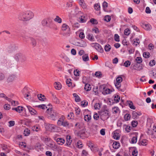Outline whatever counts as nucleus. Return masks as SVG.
<instances>
[{
  "label": "nucleus",
  "mask_w": 156,
  "mask_h": 156,
  "mask_svg": "<svg viewBox=\"0 0 156 156\" xmlns=\"http://www.w3.org/2000/svg\"><path fill=\"white\" fill-rule=\"evenodd\" d=\"M34 16V14L30 11L22 12L19 13L18 19L20 21H26L30 20Z\"/></svg>",
  "instance_id": "f257e3e1"
},
{
  "label": "nucleus",
  "mask_w": 156,
  "mask_h": 156,
  "mask_svg": "<svg viewBox=\"0 0 156 156\" xmlns=\"http://www.w3.org/2000/svg\"><path fill=\"white\" fill-rule=\"evenodd\" d=\"M98 112L101 119L102 120L107 119L110 116L108 109L106 105H104Z\"/></svg>",
  "instance_id": "f03ea898"
},
{
  "label": "nucleus",
  "mask_w": 156,
  "mask_h": 156,
  "mask_svg": "<svg viewBox=\"0 0 156 156\" xmlns=\"http://www.w3.org/2000/svg\"><path fill=\"white\" fill-rule=\"evenodd\" d=\"M14 58L20 64L24 63L27 60V58L25 55L21 53L16 54L14 56Z\"/></svg>",
  "instance_id": "7ed1b4c3"
},
{
  "label": "nucleus",
  "mask_w": 156,
  "mask_h": 156,
  "mask_svg": "<svg viewBox=\"0 0 156 156\" xmlns=\"http://www.w3.org/2000/svg\"><path fill=\"white\" fill-rule=\"evenodd\" d=\"M47 112L48 114V118L51 119L55 120L59 117L58 113H57L56 111L53 110L51 108L50 110L48 108L47 110Z\"/></svg>",
  "instance_id": "20e7f679"
},
{
  "label": "nucleus",
  "mask_w": 156,
  "mask_h": 156,
  "mask_svg": "<svg viewBox=\"0 0 156 156\" xmlns=\"http://www.w3.org/2000/svg\"><path fill=\"white\" fill-rule=\"evenodd\" d=\"M63 121L64 117L63 116H62L58 120L57 122L58 125L59 126L68 127L69 128L73 126V125L72 123L69 124L67 121Z\"/></svg>",
  "instance_id": "39448f33"
},
{
  "label": "nucleus",
  "mask_w": 156,
  "mask_h": 156,
  "mask_svg": "<svg viewBox=\"0 0 156 156\" xmlns=\"http://www.w3.org/2000/svg\"><path fill=\"white\" fill-rule=\"evenodd\" d=\"M2 66L7 68L11 67L12 64L11 62V61L7 59H3L2 62Z\"/></svg>",
  "instance_id": "423d86ee"
},
{
  "label": "nucleus",
  "mask_w": 156,
  "mask_h": 156,
  "mask_svg": "<svg viewBox=\"0 0 156 156\" xmlns=\"http://www.w3.org/2000/svg\"><path fill=\"white\" fill-rule=\"evenodd\" d=\"M91 46L94 47L98 51L102 53L103 51V49L101 45L97 43H92L91 44Z\"/></svg>",
  "instance_id": "0eeeda50"
},
{
  "label": "nucleus",
  "mask_w": 156,
  "mask_h": 156,
  "mask_svg": "<svg viewBox=\"0 0 156 156\" xmlns=\"http://www.w3.org/2000/svg\"><path fill=\"white\" fill-rule=\"evenodd\" d=\"M100 88L101 90H103L102 93L104 95L110 94L112 92V91L111 90L104 87L103 85L101 86Z\"/></svg>",
  "instance_id": "6e6552de"
},
{
  "label": "nucleus",
  "mask_w": 156,
  "mask_h": 156,
  "mask_svg": "<svg viewBox=\"0 0 156 156\" xmlns=\"http://www.w3.org/2000/svg\"><path fill=\"white\" fill-rule=\"evenodd\" d=\"M131 66L135 70H140L142 69V66L141 64L136 63L135 64H132Z\"/></svg>",
  "instance_id": "1a4fd4ad"
},
{
  "label": "nucleus",
  "mask_w": 156,
  "mask_h": 156,
  "mask_svg": "<svg viewBox=\"0 0 156 156\" xmlns=\"http://www.w3.org/2000/svg\"><path fill=\"white\" fill-rule=\"evenodd\" d=\"M86 130L85 129H83L79 131L78 130H75L74 132L78 136H84L86 133Z\"/></svg>",
  "instance_id": "9d476101"
},
{
  "label": "nucleus",
  "mask_w": 156,
  "mask_h": 156,
  "mask_svg": "<svg viewBox=\"0 0 156 156\" xmlns=\"http://www.w3.org/2000/svg\"><path fill=\"white\" fill-rule=\"evenodd\" d=\"M27 107L28 109L29 112L32 115H34L37 114V111L31 106H27Z\"/></svg>",
  "instance_id": "9b49d317"
},
{
  "label": "nucleus",
  "mask_w": 156,
  "mask_h": 156,
  "mask_svg": "<svg viewBox=\"0 0 156 156\" xmlns=\"http://www.w3.org/2000/svg\"><path fill=\"white\" fill-rule=\"evenodd\" d=\"M54 139L56 140L58 144L59 145H62L65 142V140L63 138H58L56 139V138L54 136L53 137Z\"/></svg>",
  "instance_id": "f8f14e48"
},
{
  "label": "nucleus",
  "mask_w": 156,
  "mask_h": 156,
  "mask_svg": "<svg viewBox=\"0 0 156 156\" xmlns=\"http://www.w3.org/2000/svg\"><path fill=\"white\" fill-rule=\"evenodd\" d=\"M132 118L134 119H136L138 118V116L140 115H141V113L139 112L137 113L136 112L133 111L132 112Z\"/></svg>",
  "instance_id": "ddd939ff"
},
{
  "label": "nucleus",
  "mask_w": 156,
  "mask_h": 156,
  "mask_svg": "<svg viewBox=\"0 0 156 156\" xmlns=\"http://www.w3.org/2000/svg\"><path fill=\"white\" fill-rule=\"evenodd\" d=\"M35 149L38 151H42L44 148L42 147L40 143H37L35 146Z\"/></svg>",
  "instance_id": "4468645a"
},
{
  "label": "nucleus",
  "mask_w": 156,
  "mask_h": 156,
  "mask_svg": "<svg viewBox=\"0 0 156 156\" xmlns=\"http://www.w3.org/2000/svg\"><path fill=\"white\" fill-rule=\"evenodd\" d=\"M54 87L58 90H60L62 87L61 84L59 82H55L54 84Z\"/></svg>",
  "instance_id": "2eb2a0df"
},
{
  "label": "nucleus",
  "mask_w": 156,
  "mask_h": 156,
  "mask_svg": "<svg viewBox=\"0 0 156 156\" xmlns=\"http://www.w3.org/2000/svg\"><path fill=\"white\" fill-rule=\"evenodd\" d=\"M51 148L53 151H61L60 148L58 146L56 145L55 144H53Z\"/></svg>",
  "instance_id": "dca6fc26"
},
{
  "label": "nucleus",
  "mask_w": 156,
  "mask_h": 156,
  "mask_svg": "<svg viewBox=\"0 0 156 156\" xmlns=\"http://www.w3.org/2000/svg\"><path fill=\"white\" fill-rule=\"evenodd\" d=\"M15 76L14 75H11L9 76L7 79V82L8 83L12 82L15 80Z\"/></svg>",
  "instance_id": "f3484780"
},
{
  "label": "nucleus",
  "mask_w": 156,
  "mask_h": 156,
  "mask_svg": "<svg viewBox=\"0 0 156 156\" xmlns=\"http://www.w3.org/2000/svg\"><path fill=\"white\" fill-rule=\"evenodd\" d=\"M143 27L144 29L147 30H149L152 28L151 26L149 24H143Z\"/></svg>",
  "instance_id": "a211bd4d"
},
{
  "label": "nucleus",
  "mask_w": 156,
  "mask_h": 156,
  "mask_svg": "<svg viewBox=\"0 0 156 156\" xmlns=\"http://www.w3.org/2000/svg\"><path fill=\"white\" fill-rule=\"evenodd\" d=\"M102 6L103 7V10L105 12H108V11L107 9V8L108 6V4L105 1L103 2Z\"/></svg>",
  "instance_id": "6ab92c4d"
},
{
  "label": "nucleus",
  "mask_w": 156,
  "mask_h": 156,
  "mask_svg": "<svg viewBox=\"0 0 156 156\" xmlns=\"http://www.w3.org/2000/svg\"><path fill=\"white\" fill-rule=\"evenodd\" d=\"M80 22L81 23H85L86 20V17L84 16H81L79 18Z\"/></svg>",
  "instance_id": "aec40b11"
},
{
  "label": "nucleus",
  "mask_w": 156,
  "mask_h": 156,
  "mask_svg": "<svg viewBox=\"0 0 156 156\" xmlns=\"http://www.w3.org/2000/svg\"><path fill=\"white\" fill-rule=\"evenodd\" d=\"M115 86L116 87V88L119 91L123 92L124 91L122 89L120 88L121 87V84L120 83H118L117 82H116V83H115Z\"/></svg>",
  "instance_id": "412c9836"
},
{
  "label": "nucleus",
  "mask_w": 156,
  "mask_h": 156,
  "mask_svg": "<svg viewBox=\"0 0 156 156\" xmlns=\"http://www.w3.org/2000/svg\"><path fill=\"white\" fill-rule=\"evenodd\" d=\"M119 143L116 141L114 142L112 144L113 148L115 149H118L119 147Z\"/></svg>",
  "instance_id": "4be33fe9"
},
{
  "label": "nucleus",
  "mask_w": 156,
  "mask_h": 156,
  "mask_svg": "<svg viewBox=\"0 0 156 156\" xmlns=\"http://www.w3.org/2000/svg\"><path fill=\"white\" fill-rule=\"evenodd\" d=\"M73 96L75 98V101L76 102H78L80 101L81 99L78 95L76 93H74L73 94Z\"/></svg>",
  "instance_id": "5701e85b"
},
{
  "label": "nucleus",
  "mask_w": 156,
  "mask_h": 156,
  "mask_svg": "<svg viewBox=\"0 0 156 156\" xmlns=\"http://www.w3.org/2000/svg\"><path fill=\"white\" fill-rule=\"evenodd\" d=\"M127 102L129 106V108L133 109H135L136 108L135 106L133 105V102L130 101H127Z\"/></svg>",
  "instance_id": "b1692460"
},
{
  "label": "nucleus",
  "mask_w": 156,
  "mask_h": 156,
  "mask_svg": "<svg viewBox=\"0 0 156 156\" xmlns=\"http://www.w3.org/2000/svg\"><path fill=\"white\" fill-rule=\"evenodd\" d=\"M139 145H146L147 144V140H143L142 141H139L138 142Z\"/></svg>",
  "instance_id": "393cba45"
},
{
  "label": "nucleus",
  "mask_w": 156,
  "mask_h": 156,
  "mask_svg": "<svg viewBox=\"0 0 156 156\" xmlns=\"http://www.w3.org/2000/svg\"><path fill=\"white\" fill-rule=\"evenodd\" d=\"M37 97L39 100L41 101H44L46 99L45 96L41 94H38Z\"/></svg>",
  "instance_id": "a878e982"
},
{
  "label": "nucleus",
  "mask_w": 156,
  "mask_h": 156,
  "mask_svg": "<svg viewBox=\"0 0 156 156\" xmlns=\"http://www.w3.org/2000/svg\"><path fill=\"white\" fill-rule=\"evenodd\" d=\"M91 89L90 85L88 83H86L84 86V89L86 91L90 90Z\"/></svg>",
  "instance_id": "bb28decb"
},
{
  "label": "nucleus",
  "mask_w": 156,
  "mask_h": 156,
  "mask_svg": "<svg viewBox=\"0 0 156 156\" xmlns=\"http://www.w3.org/2000/svg\"><path fill=\"white\" fill-rule=\"evenodd\" d=\"M84 119L85 121L89 122L91 119V116L90 115H87L84 116Z\"/></svg>",
  "instance_id": "cd10ccee"
},
{
  "label": "nucleus",
  "mask_w": 156,
  "mask_h": 156,
  "mask_svg": "<svg viewBox=\"0 0 156 156\" xmlns=\"http://www.w3.org/2000/svg\"><path fill=\"white\" fill-rule=\"evenodd\" d=\"M54 21L58 23H60L62 22V19L58 16H56V18L54 19Z\"/></svg>",
  "instance_id": "c85d7f7f"
},
{
  "label": "nucleus",
  "mask_w": 156,
  "mask_h": 156,
  "mask_svg": "<svg viewBox=\"0 0 156 156\" xmlns=\"http://www.w3.org/2000/svg\"><path fill=\"white\" fill-rule=\"evenodd\" d=\"M30 133V130L28 128H26L24 130V134L25 136H27Z\"/></svg>",
  "instance_id": "c756f323"
},
{
  "label": "nucleus",
  "mask_w": 156,
  "mask_h": 156,
  "mask_svg": "<svg viewBox=\"0 0 156 156\" xmlns=\"http://www.w3.org/2000/svg\"><path fill=\"white\" fill-rule=\"evenodd\" d=\"M29 39L31 41V43L33 47H34L36 45V40L34 38L30 37Z\"/></svg>",
  "instance_id": "7c9ffc66"
},
{
  "label": "nucleus",
  "mask_w": 156,
  "mask_h": 156,
  "mask_svg": "<svg viewBox=\"0 0 156 156\" xmlns=\"http://www.w3.org/2000/svg\"><path fill=\"white\" fill-rule=\"evenodd\" d=\"M94 9L97 11L99 10L100 9V6L99 3H98L94 4Z\"/></svg>",
  "instance_id": "2f4dec72"
},
{
  "label": "nucleus",
  "mask_w": 156,
  "mask_h": 156,
  "mask_svg": "<svg viewBox=\"0 0 156 156\" xmlns=\"http://www.w3.org/2000/svg\"><path fill=\"white\" fill-rule=\"evenodd\" d=\"M49 130L51 131H53L55 129V126L53 124H49L48 126Z\"/></svg>",
  "instance_id": "473e14b6"
},
{
  "label": "nucleus",
  "mask_w": 156,
  "mask_h": 156,
  "mask_svg": "<svg viewBox=\"0 0 156 156\" xmlns=\"http://www.w3.org/2000/svg\"><path fill=\"white\" fill-rule=\"evenodd\" d=\"M111 46L110 45L108 44L105 46L104 49L105 51H109L111 50Z\"/></svg>",
  "instance_id": "72a5a7b5"
},
{
  "label": "nucleus",
  "mask_w": 156,
  "mask_h": 156,
  "mask_svg": "<svg viewBox=\"0 0 156 156\" xmlns=\"http://www.w3.org/2000/svg\"><path fill=\"white\" fill-rule=\"evenodd\" d=\"M83 60L84 61H87L89 60V58L87 54H85L83 55Z\"/></svg>",
  "instance_id": "f704fd0d"
},
{
  "label": "nucleus",
  "mask_w": 156,
  "mask_h": 156,
  "mask_svg": "<svg viewBox=\"0 0 156 156\" xmlns=\"http://www.w3.org/2000/svg\"><path fill=\"white\" fill-rule=\"evenodd\" d=\"M101 103H96L94 105V108L95 109H99L101 108Z\"/></svg>",
  "instance_id": "c9c22d12"
},
{
  "label": "nucleus",
  "mask_w": 156,
  "mask_h": 156,
  "mask_svg": "<svg viewBox=\"0 0 156 156\" xmlns=\"http://www.w3.org/2000/svg\"><path fill=\"white\" fill-rule=\"evenodd\" d=\"M62 30L65 31L68 28H69V26L66 23H64L62 26Z\"/></svg>",
  "instance_id": "e433bc0d"
},
{
  "label": "nucleus",
  "mask_w": 156,
  "mask_h": 156,
  "mask_svg": "<svg viewBox=\"0 0 156 156\" xmlns=\"http://www.w3.org/2000/svg\"><path fill=\"white\" fill-rule=\"evenodd\" d=\"M130 115L129 114H126L124 116V119L125 121H128L129 120L130 118Z\"/></svg>",
  "instance_id": "4c0bfd02"
},
{
  "label": "nucleus",
  "mask_w": 156,
  "mask_h": 156,
  "mask_svg": "<svg viewBox=\"0 0 156 156\" xmlns=\"http://www.w3.org/2000/svg\"><path fill=\"white\" fill-rule=\"evenodd\" d=\"M120 99V97L118 95H115L114 97V102L116 103L118 102Z\"/></svg>",
  "instance_id": "58836bf2"
},
{
  "label": "nucleus",
  "mask_w": 156,
  "mask_h": 156,
  "mask_svg": "<svg viewBox=\"0 0 156 156\" xmlns=\"http://www.w3.org/2000/svg\"><path fill=\"white\" fill-rule=\"evenodd\" d=\"M72 140H70V136H67V142L66 144L68 146L70 145Z\"/></svg>",
  "instance_id": "ea45409f"
},
{
  "label": "nucleus",
  "mask_w": 156,
  "mask_h": 156,
  "mask_svg": "<svg viewBox=\"0 0 156 156\" xmlns=\"http://www.w3.org/2000/svg\"><path fill=\"white\" fill-rule=\"evenodd\" d=\"M140 43V41L139 39L137 38L134 39L133 41V44L135 46H137Z\"/></svg>",
  "instance_id": "a19ab883"
},
{
  "label": "nucleus",
  "mask_w": 156,
  "mask_h": 156,
  "mask_svg": "<svg viewBox=\"0 0 156 156\" xmlns=\"http://www.w3.org/2000/svg\"><path fill=\"white\" fill-rule=\"evenodd\" d=\"M27 90V88H23L22 92L23 94L24 95L25 97H26H26H28L29 96L28 94H26V93Z\"/></svg>",
  "instance_id": "79ce46f5"
},
{
  "label": "nucleus",
  "mask_w": 156,
  "mask_h": 156,
  "mask_svg": "<svg viewBox=\"0 0 156 156\" xmlns=\"http://www.w3.org/2000/svg\"><path fill=\"white\" fill-rule=\"evenodd\" d=\"M136 61L137 63L140 64L142 62V59L140 57H137L136 59Z\"/></svg>",
  "instance_id": "37998d69"
},
{
  "label": "nucleus",
  "mask_w": 156,
  "mask_h": 156,
  "mask_svg": "<svg viewBox=\"0 0 156 156\" xmlns=\"http://www.w3.org/2000/svg\"><path fill=\"white\" fill-rule=\"evenodd\" d=\"M113 137L115 139L119 140V136L118 133H115L113 134Z\"/></svg>",
  "instance_id": "c03bdc74"
},
{
  "label": "nucleus",
  "mask_w": 156,
  "mask_h": 156,
  "mask_svg": "<svg viewBox=\"0 0 156 156\" xmlns=\"http://www.w3.org/2000/svg\"><path fill=\"white\" fill-rule=\"evenodd\" d=\"M137 141V137L136 136H133L131 139V143L132 144H135L136 142Z\"/></svg>",
  "instance_id": "a18cd8bd"
},
{
  "label": "nucleus",
  "mask_w": 156,
  "mask_h": 156,
  "mask_svg": "<svg viewBox=\"0 0 156 156\" xmlns=\"http://www.w3.org/2000/svg\"><path fill=\"white\" fill-rule=\"evenodd\" d=\"M95 76L98 78H100L101 77L102 74L100 72H96L94 74Z\"/></svg>",
  "instance_id": "49530a36"
},
{
  "label": "nucleus",
  "mask_w": 156,
  "mask_h": 156,
  "mask_svg": "<svg viewBox=\"0 0 156 156\" xmlns=\"http://www.w3.org/2000/svg\"><path fill=\"white\" fill-rule=\"evenodd\" d=\"M131 64V62L127 60L124 63V66L126 67H129Z\"/></svg>",
  "instance_id": "de8ad7c7"
},
{
  "label": "nucleus",
  "mask_w": 156,
  "mask_h": 156,
  "mask_svg": "<svg viewBox=\"0 0 156 156\" xmlns=\"http://www.w3.org/2000/svg\"><path fill=\"white\" fill-rule=\"evenodd\" d=\"M5 76V74L3 73L0 72V81L4 80Z\"/></svg>",
  "instance_id": "09e8293b"
},
{
  "label": "nucleus",
  "mask_w": 156,
  "mask_h": 156,
  "mask_svg": "<svg viewBox=\"0 0 156 156\" xmlns=\"http://www.w3.org/2000/svg\"><path fill=\"white\" fill-rule=\"evenodd\" d=\"M124 33L125 35H128L130 33V30L128 28L124 30Z\"/></svg>",
  "instance_id": "8fccbe9b"
},
{
  "label": "nucleus",
  "mask_w": 156,
  "mask_h": 156,
  "mask_svg": "<svg viewBox=\"0 0 156 156\" xmlns=\"http://www.w3.org/2000/svg\"><path fill=\"white\" fill-rule=\"evenodd\" d=\"M77 146L78 148H81L83 147V144L79 140L77 143Z\"/></svg>",
  "instance_id": "3c124183"
},
{
  "label": "nucleus",
  "mask_w": 156,
  "mask_h": 156,
  "mask_svg": "<svg viewBox=\"0 0 156 156\" xmlns=\"http://www.w3.org/2000/svg\"><path fill=\"white\" fill-rule=\"evenodd\" d=\"M138 122L136 120H133L132 122V125L133 127H136L137 124Z\"/></svg>",
  "instance_id": "603ef678"
},
{
  "label": "nucleus",
  "mask_w": 156,
  "mask_h": 156,
  "mask_svg": "<svg viewBox=\"0 0 156 156\" xmlns=\"http://www.w3.org/2000/svg\"><path fill=\"white\" fill-rule=\"evenodd\" d=\"M143 56L145 58H147L149 57L150 54L149 52H144L143 54Z\"/></svg>",
  "instance_id": "864d4df0"
},
{
  "label": "nucleus",
  "mask_w": 156,
  "mask_h": 156,
  "mask_svg": "<svg viewBox=\"0 0 156 156\" xmlns=\"http://www.w3.org/2000/svg\"><path fill=\"white\" fill-rule=\"evenodd\" d=\"M114 40L115 41L117 42H119V37L118 34H115Z\"/></svg>",
  "instance_id": "5fc2aeb1"
},
{
  "label": "nucleus",
  "mask_w": 156,
  "mask_h": 156,
  "mask_svg": "<svg viewBox=\"0 0 156 156\" xmlns=\"http://www.w3.org/2000/svg\"><path fill=\"white\" fill-rule=\"evenodd\" d=\"M122 78L121 76H119L116 79V82L118 83H121L122 81Z\"/></svg>",
  "instance_id": "6e6d98bb"
},
{
  "label": "nucleus",
  "mask_w": 156,
  "mask_h": 156,
  "mask_svg": "<svg viewBox=\"0 0 156 156\" xmlns=\"http://www.w3.org/2000/svg\"><path fill=\"white\" fill-rule=\"evenodd\" d=\"M53 101L55 103L58 104L60 103V101L55 96L53 97Z\"/></svg>",
  "instance_id": "4d7b16f0"
},
{
  "label": "nucleus",
  "mask_w": 156,
  "mask_h": 156,
  "mask_svg": "<svg viewBox=\"0 0 156 156\" xmlns=\"http://www.w3.org/2000/svg\"><path fill=\"white\" fill-rule=\"evenodd\" d=\"M37 107L39 108H41L42 109H45L46 108H47V107H46L45 105H39L36 106Z\"/></svg>",
  "instance_id": "13d9d810"
},
{
  "label": "nucleus",
  "mask_w": 156,
  "mask_h": 156,
  "mask_svg": "<svg viewBox=\"0 0 156 156\" xmlns=\"http://www.w3.org/2000/svg\"><path fill=\"white\" fill-rule=\"evenodd\" d=\"M113 110L115 113H118L119 111V108L118 107H115L114 108H113Z\"/></svg>",
  "instance_id": "bf43d9fd"
},
{
  "label": "nucleus",
  "mask_w": 156,
  "mask_h": 156,
  "mask_svg": "<svg viewBox=\"0 0 156 156\" xmlns=\"http://www.w3.org/2000/svg\"><path fill=\"white\" fill-rule=\"evenodd\" d=\"M111 20V17L108 16H106L105 17V20L107 22H109Z\"/></svg>",
  "instance_id": "052dcab7"
},
{
  "label": "nucleus",
  "mask_w": 156,
  "mask_h": 156,
  "mask_svg": "<svg viewBox=\"0 0 156 156\" xmlns=\"http://www.w3.org/2000/svg\"><path fill=\"white\" fill-rule=\"evenodd\" d=\"M90 22L93 24H97L98 22L97 21L94 19L92 18L90 20Z\"/></svg>",
  "instance_id": "680f3d73"
},
{
  "label": "nucleus",
  "mask_w": 156,
  "mask_h": 156,
  "mask_svg": "<svg viewBox=\"0 0 156 156\" xmlns=\"http://www.w3.org/2000/svg\"><path fill=\"white\" fill-rule=\"evenodd\" d=\"M41 23L43 26H47L48 22L46 19H44L42 21Z\"/></svg>",
  "instance_id": "e2e57ef3"
},
{
  "label": "nucleus",
  "mask_w": 156,
  "mask_h": 156,
  "mask_svg": "<svg viewBox=\"0 0 156 156\" xmlns=\"http://www.w3.org/2000/svg\"><path fill=\"white\" fill-rule=\"evenodd\" d=\"M138 151L136 149L134 150L132 153V154L133 156H137V155Z\"/></svg>",
  "instance_id": "0e129e2a"
},
{
  "label": "nucleus",
  "mask_w": 156,
  "mask_h": 156,
  "mask_svg": "<svg viewBox=\"0 0 156 156\" xmlns=\"http://www.w3.org/2000/svg\"><path fill=\"white\" fill-rule=\"evenodd\" d=\"M19 104L18 102L16 101H12V102L11 105H12L14 106H15Z\"/></svg>",
  "instance_id": "69168bd1"
},
{
  "label": "nucleus",
  "mask_w": 156,
  "mask_h": 156,
  "mask_svg": "<svg viewBox=\"0 0 156 156\" xmlns=\"http://www.w3.org/2000/svg\"><path fill=\"white\" fill-rule=\"evenodd\" d=\"M87 37L88 39L92 41L94 39L93 37V35L90 34H88L87 35Z\"/></svg>",
  "instance_id": "338daca9"
},
{
  "label": "nucleus",
  "mask_w": 156,
  "mask_h": 156,
  "mask_svg": "<svg viewBox=\"0 0 156 156\" xmlns=\"http://www.w3.org/2000/svg\"><path fill=\"white\" fill-rule=\"evenodd\" d=\"M4 108L6 110H9L10 108V106L9 104H5L4 105Z\"/></svg>",
  "instance_id": "774afa93"
}]
</instances>
